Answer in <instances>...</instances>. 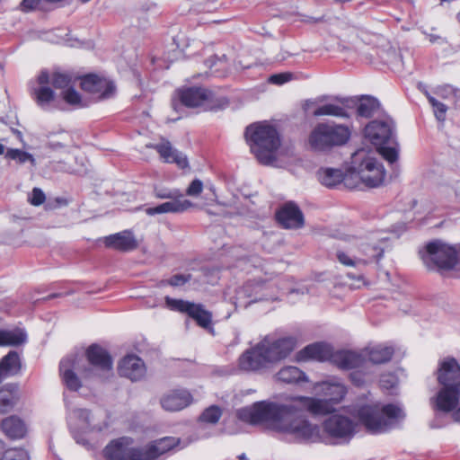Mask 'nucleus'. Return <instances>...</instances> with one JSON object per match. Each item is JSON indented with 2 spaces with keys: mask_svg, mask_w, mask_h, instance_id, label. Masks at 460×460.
Instances as JSON below:
<instances>
[{
  "mask_svg": "<svg viewBox=\"0 0 460 460\" xmlns=\"http://www.w3.org/2000/svg\"><path fill=\"white\" fill-rule=\"evenodd\" d=\"M261 288L262 286L259 284H246L237 291V297L234 304L246 307L250 303L261 300V297H259L257 295Z\"/></svg>",
  "mask_w": 460,
  "mask_h": 460,
  "instance_id": "2f4dec72",
  "label": "nucleus"
},
{
  "mask_svg": "<svg viewBox=\"0 0 460 460\" xmlns=\"http://www.w3.org/2000/svg\"><path fill=\"white\" fill-rule=\"evenodd\" d=\"M104 243L107 247L121 252L132 251L137 247V242L129 231L111 234L105 238Z\"/></svg>",
  "mask_w": 460,
  "mask_h": 460,
  "instance_id": "b1692460",
  "label": "nucleus"
},
{
  "mask_svg": "<svg viewBox=\"0 0 460 460\" xmlns=\"http://www.w3.org/2000/svg\"><path fill=\"white\" fill-rule=\"evenodd\" d=\"M191 402V395L185 389H177L164 394L161 399L162 407L168 411L184 409Z\"/></svg>",
  "mask_w": 460,
  "mask_h": 460,
  "instance_id": "412c9836",
  "label": "nucleus"
},
{
  "mask_svg": "<svg viewBox=\"0 0 460 460\" xmlns=\"http://www.w3.org/2000/svg\"><path fill=\"white\" fill-rule=\"evenodd\" d=\"M276 379L285 384H295L301 381H307L305 374L298 367L293 366L282 367L276 374Z\"/></svg>",
  "mask_w": 460,
  "mask_h": 460,
  "instance_id": "72a5a7b5",
  "label": "nucleus"
},
{
  "mask_svg": "<svg viewBox=\"0 0 460 460\" xmlns=\"http://www.w3.org/2000/svg\"><path fill=\"white\" fill-rule=\"evenodd\" d=\"M383 254L384 249L378 245L358 244L356 242L349 247L338 250L336 258L345 267L361 270L374 261H378Z\"/></svg>",
  "mask_w": 460,
  "mask_h": 460,
  "instance_id": "9d476101",
  "label": "nucleus"
},
{
  "mask_svg": "<svg viewBox=\"0 0 460 460\" xmlns=\"http://www.w3.org/2000/svg\"><path fill=\"white\" fill-rule=\"evenodd\" d=\"M5 157L12 160H16L19 164H25L29 162L31 164L32 166L36 165V161L33 155L28 152L20 149H7L5 153Z\"/></svg>",
  "mask_w": 460,
  "mask_h": 460,
  "instance_id": "e433bc0d",
  "label": "nucleus"
},
{
  "mask_svg": "<svg viewBox=\"0 0 460 460\" xmlns=\"http://www.w3.org/2000/svg\"><path fill=\"white\" fill-rule=\"evenodd\" d=\"M444 92H445V93H451V92H453V89H452L451 87H447V88H444V89L439 90L438 93H439L441 96H445Z\"/></svg>",
  "mask_w": 460,
  "mask_h": 460,
  "instance_id": "6e6d98bb",
  "label": "nucleus"
},
{
  "mask_svg": "<svg viewBox=\"0 0 460 460\" xmlns=\"http://www.w3.org/2000/svg\"><path fill=\"white\" fill-rule=\"evenodd\" d=\"M88 367L83 358L70 355L63 358L59 364V372L65 385L71 391H77L82 382L77 376L81 374L84 379L93 377L105 378L112 371V359L106 349L99 345H91L85 352Z\"/></svg>",
  "mask_w": 460,
  "mask_h": 460,
  "instance_id": "f03ea898",
  "label": "nucleus"
},
{
  "mask_svg": "<svg viewBox=\"0 0 460 460\" xmlns=\"http://www.w3.org/2000/svg\"><path fill=\"white\" fill-rule=\"evenodd\" d=\"M458 19H459V21H460V13L458 14Z\"/></svg>",
  "mask_w": 460,
  "mask_h": 460,
  "instance_id": "680f3d73",
  "label": "nucleus"
},
{
  "mask_svg": "<svg viewBox=\"0 0 460 460\" xmlns=\"http://www.w3.org/2000/svg\"><path fill=\"white\" fill-rule=\"evenodd\" d=\"M67 423L76 443L88 447L87 439L79 435L80 432H87L91 429V414L86 409H74L68 412Z\"/></svg>",
  "mask_w": 460,
  "mask_h": 460,
  "instance_id": "2eb2a0df",
  "label": "nucleus"
},
{
  "mask_svg": "<svg viewBox=\"0 0 460 460\" xmlns=\"http://www.w3.org/2000/svg\"><path fill=\"white\" fill-rule=\"evenodd\" d=\"M365 137L386 161L393 164L398 159L395 147L394 123L389 117L370 121L365 128Z\"/></svg>",
  "mask_w": 460,
  "mask_h": 460,
  "instance_id": "0eeeda50",
  "label": "nucleus"
},
{
  "mask_svg": "<svg viewBox=\"0 0 460 460\" xmlns=\"http://www.w3.org/2000/svg\"><path fill=\"white\" fill-rule=\"evenodd\" d=\"M165 303L171 310L187 314L204 329L208 328L211 324V314L205 310L202 305L182 299H174L170 296L165 297Z\"/></svg>",
  "mask_w": 460,
  "mask_h": 460,
  "instance_id": "4468645a",
  "label": "nucleus"
},
{
  "mask_svg": "<svg viewBox=\"0 0 460 460\" xmlns=\"http://www.w3.org/2000/svg\"><path fill=\"white\" fill-rule=\"evenodd\" d=\"M394 352L393 347L380 344L366 349L363 357L374 364H384L392 358Z\"/></svg>",
  "mask_w": 460,
  "mask_h": 460,
  "instance_id": "c85d7f7f",
  "label": "nucleus"
},
{
  "mask_svg": "<svg viewBox=\"0 0 460 460\" xmlns=\"http://www.w3.org/2000/svg\"><path fill=\"white\" fill-rule=\"evenodd\" d=\"M14 404V396L13 393L6 389L0 390V413L8 411Z\"/></svg>",
  "mask_w": 460,
  "mask_h": 460,
  "instance_id": "ea45409f",
  "label": "nucleus"
},
{
  "mask_svg": "<svg viewBox=\"0 0 460 460\" xmlns=\"http://www.w3.org/2000/svg\"><path fill=\"white\" fill-rule=\"evenodd\" d=\"M155 197L158 199H174L182 198L183 195L179 190L157 189L155 190Z\"/></svg>",
  "mask_w": 460,
  "mask_h": 460,
  "instance_id": "49530a36",
  "label": "nucleus"
},
{
  "mask_svg": "<svg viewBox=\"0 0 460 460\" xmlns=\"http://www.w3.org/2000/svg\"><path fill=\"white\" fill-rule=\"evenodd\" d=\"M324 432L337 443H348L358 431V422L349 416L334 413L324 420Z\"/></svg>",
  "mask_w": 460,
  "mask_h": 460,
  "instance_id": "f8f14e48",
  "label": "nucleus"
},
{
  "mask_svg": "<svg viewBox=\"0 0 460 460\" xmlns=\"http://www.w3.org/2000/svg\"><path fill=\"white\" fill-rule=\"evenodd\" d=\"M356 376H357V373H356V372H354V373H352V374H351V378H352V380H354L355 382H356Z\"/></svg>",
  "mask_w": 460,
  "mask_h": 460,
  "instance_id": "13d9d810",
  "label": "nucleus"
},
{
  "mask_svg": "<svg viewBox=\"0 0 460 460\" xmlns=\"http://www.w3.org/2000/svg\"><path fill=\"white\" fill-rule=\"evenodd\" d=\"M318 179L320 182L328 187L333 188L341 183H344L345 186L350 187L349 178L351 175L344 174L341 170L334 168H321L318 172Z\"/></svg>",
  "mask_w": 460,
  "mask_h": 460,
  "instance_id": "393cba45",
  "label": "nucleus"
},
{
  "mask_svg": "<svg viewBox=\"0 0 460 460\" xmlns=\"http://www.w3.org/2000/svg\"><path fill=\"white\" fill-rule=\"evenodd\" d=\"M426 95L429 100V102L431 104V106L434 109V114H435L437 119L439 121H444L446 119V112L447 111V106L444 103L436 100L433 96H431L428 93H426Z\"/></svg>",
  "mask_w": 460,
  "mask_h": 460,
  "instance_id": "a19ab883",
  "label": "nucleus"
},
{
  "mask_svg": "<svg viewBox=\"0 0 460 460\" xmlns=\"http://www.w3.org/2000/svg\"><path fill=\"white\" fill-rule=\"evenodd\" d=\"M190 274H175L169 279L164 281V283L172 287H180L190 281Z\"/></svg>",
  "mask_w": 460,
  "mask_h": 460,
  "instance_id": "a18cd8bd",
  "label": "nucleus"
},
{
  "mask_svg": "<svg viewBox=\"0 0 460 460\" xmlns=\"http://www.w3.org/2000/svg\"><path fill=\"white\" fill-rule=\"evenodd\" d=\"M421 257L428 267L450 270L460 262V244L455 247L436 240L427 244Z\"/></svg>",
  "mask_w": 460,
  "mask_h": 460,
  "instance_id": "9b49d317",
  "label": "nucleus"
},
{
  "mask_svg": "<svg viewBox=\"0 0 460 460\" xmlns=\"http://www.w3.org/2000/svg\"><path fill=\"white\" fill-rule=\"evenodd\" d=\"M332 362L340 368L350 369L363 365V353L349 350H341L332 355Z\"/></svg>",
  "mask_w": 460,
  "mask_h": 460,
  "instance_id": "bb28decb",
  "label": "nucleus"
},
{
  "mask_svg": "<svg viewBox=\"0 0 460 460\" xmlns=\"http://www.w3.org/2000/svg\"><path fill=\"white\" fill-rule=\"evenodd\" d=\"M208 62H209V63H210V64H209V66H213L214 62H212V60H208Z\"/></svg>",
  "mask_w": 460,
  "mask_h": 460,
  "instance_id": "052dcab7",
  "label": "nucleus"
},
{
  "mask_svg": "<svg viewBox=\"0 0 460 460\" xmlns=\"http://www.w3.org/2000/svg\"><path fill=\"white\" fill-rule=\"evenodd\" d=\"M376 152L371 148H359L351 155V171L367 187L380 186L385 177L383 164L376 159Z\"/></svg>",
  "mask_w": 460,
  "mask_h": 460,
  "instance_id": "6e6552de",
  "label": "nucleus"
},
{
  "mask_svg": "<svg viewBox=\"0 0 460 460\" xmlns=\"http://www.w3.org/2000/svg\"><path fill=\"white\" fill-rule=\"evenodd\" d=\"M239 459L240 460H245L246 459V456L244 454H242L241 456H239Z\"/></svg>",
  "mask_w": 460,
  "mask_h": 460,
  "instance_id": "bf43d9fd",
  "label": "nucleus"
},
{
  "mask_svg": "<svg viewBox=\"0 0 460 460\" xmlns=\"http://www.w3.org/2000/svg\"><path fill=\"white\" fill-rule=\"evenodd\" d=\"M63 99L68 104L76 105L79 107L83 106L80 94L71 87L63 92Z\"/></svg>",
  "mask_w": 460,
  "mask_h": 460,
  "instance_id": "c03bdc74",
  "label": "nucleus"
},
{
  "mask_svg": "<svg viewBox=\"0 0 460 460\" xmlns=\"http://www.w3.org/2000/svg\"><path fill=\"white\" fill-rule=\"evenodd\" d=\"M322 385L328 399L296 396L284 403L262 401L237 410L236 416L252 425L264 423L296 442H317L320 428L310 422L304 412L314 416L331 413L333 403L341 401L347 393L346 387L340 383H323Z\"/></svg>",
  "mask_w": 460,
  "mask_h": 460,
  "instance_id": "f257e3e1",
  "label": "nucleus"
},
{
  "mask_svg": "<svg viewBox=\"0 0 460 460\" xmlns=\"http://www.w3.org/2000/svg\"><path fill=\"white\" fill-rule=\"evenodd\" d=\"M296 339L292 336L276 340L265 338L259 342V349H264L270 363H276L288 358L296 349Z\"/></svg>",
  "mask_w": 460,
  "mask_h": 460,
  "instance_id": "ddd939ff",
  "label": "nucleus"
},
{
  "mask_svg": "<svg viewBox=\"0 0 460 460\" xmlns=\"http://www.w3.org/2000/svg\"><path fill=\"white\" fill-rule=\"evenodd\" d=\"M179 443L180 439L177 438L165 437L145 447H138L130 438L123 437L111 441L105 447L104 455L109 460H156Z\"/></svg>",
  "mask_w": 460,
  "mask_h": 460,
  "instance_id": "20e7f679",
  "label": "nucleus"
},
{
  "mask_svg": "<svg viewBox=\"0 0 460 460\" xmlns=\"http://www.w3.org/2000/svg\"><path fill=\"white\" fill-rule=\"evenodd\" d=\"M27 341V333L22 328L0 330V346H20Z\"/></svg>",
  "mask_w": 460,
  "mask_h": 460,
  "instance_id": "473e14b6",
  "label": "nucleus"
},
{
  "mask_svg": "<svg viewBox=\"0 0 460 460\" xmlns=\"http://www.w3.org/2000/svg\"><path fill=\"white\" fill-rule=\"evenodd\" d=\"M435 376L438 389L430 398L433 409L452 411L454 420L460 422V365L454 358L440 359Z\"/></svg>",
  "mask_w": 460,
  "mask_h": 460,
  "instance_id": "7ed1b4c3",
  "label": "nucleus"
},
{
  "mask_svg": "<svg viewBox=\"0 0 460 460\" xmlns=\"http://www.w3.org/2000/svg\"><path fill=\"white\" fill-rule=\"evenodd\" d=\"M222 415L220 408L217 406H210L200 415V420L207 423H217Z\"/></svg>",
  "mask_w": 460,
  "mask_h": 460,
  "instance_id": "79ce46f5",
  "label": "nucleus"
},
{
  "mask_svg": "<svg viewBox=\"0 0 460 460\" xmlns=\"http://www.w3.org/2000/svg\"><path fill=\"white\" fill-rule=\"evenodd\" d=\"M182 104L194 108L206 105L212 101L213 93L202 87H189L179 92Z\"/></svg>",
  "mask_w": 460,
  "mask_h": 460,
  "instance_id": "aec40b11",
  "label": "nucleus"
},
{
  "mask_svg": "<svg viewBox=\"0 0 460 460\" xmlns=\"http://www.w3.org/2000/svg\"><path fill=\"white\" fill-rule=\"evenodd\" d=\"M171 199V201L162 203L156 207L147 208L146 213L149 216L164 213H182L193 206L191 201L183 199V197Z\"/></svg>",
  "mask_w": 460,
  "mask_h": 460,
  "instance_id": "5701e85b",
  "label": "nucleus"
},
{
  "mask_svg": "<svg viewBox=\"0 0 460 460\" xmlns=\"http://www.w3.org/2000/svg\"><path fill=\"white\" fill-rule=\"evenodd\" d=\"M278 222L288 229H297L304 226V215L293 202L284 204L276 214Z\"/></svg>",
  "mask_w": 460,
  "mask_h": 460,
  "instance_id": "f3484780",
  "label": "nucleus"
},
{
  "mask_svg": "<svg viewBox=\"0 0 460 460\" xmlns=\"http://www.w3.org/2000/svg\"><path fill=\"white\" fill-rule=\"evenodd\" d=\"M38 83L40 86H48V84H51V76L48 72L42 71L38 76Z\"/></svg>",
  "mask_w": 460,
  "mask_h": 460,
  "instance_id": "603ef678",
  "label": "nucleus"
},
{
  "mask_svg": "<svg viewBox=\"0 0 460 460\" xmlns=\"http://www.w3.org/2000/svg\"><path fill=\"white\" fill-rule=\"evenodd\" d=\"M313 115L315 117L321 116H333L340 118L349 117L346 106L343 101L336 100L319 106L313 111Z\"/></svg>",
  "mask_w": 460,
  "mask_h": 460,
  "instance_id": "7c9ffc66",
  "label": "nucleus"
},
{
  "mask_svg": "<svg viewBox=\"0 0 460 460\" xmlns=\"http://www.w3.org/2000/svg\"><path fill=\"white\" fill-rule=\"evenodd\" d=\"M32 96L40 107L47 109L54 100L55 93L49 86H40L33 90Z\"/></svg>",
  "mask_w": 460,
  "mask_h": 460,
  "instance_id": "c9c22d12",
  "label": "nucleus"
},
{
  "mask_svg": "<svg viewBox=\"0 0 460 460\" xmlns=\"http://www.w3.org/2000/svg\"><path fill=\"white\" fill-rule=\"evenodd\" d=\"M379 102L373 97L362 98L358 105V114L364 118H369L374 116L379 110Z\"/></svg>",
  "mask_w": 460,
  "mask_h": 460,
  "instance_id": "f704fd0d",
  "label": "nucleus"
},
{
  "mask_svg": "<svg viewBox=\"0 0 460 460\" xmlns=\"http://www.w3.org/2000/svg\"><path fill=\"white\" fill-rule=\"evenodd\" d=\"M330 356L331 349L329 346L323 343H314L299 350L296 355V358L297 361H306L310 359L323 361Z\"/></svg>",
  "mask_w": 460,
  "mask_h": 460,
  "instance_id": "a878e982",
  "label": "nucleus"
},
{
  "mask_svg": "<svg viewBox=\"0 0 460 460\" xmlns=\"http://www.w3.org/2000/svg\"><path fill=\"white\" fill-rule=\"evenodd\" d=\"M82 88L100 99H109L115 94L116 87L113 82L96 75H87L81 80Z\"/></svg>",
  "mask_w": 460,
  "mask_h": 460,
  "instance_id": "dca6fc26",
  "label": "nucleus"
},
{
  "mask_svg": "<svg viewBox=\"0 0 460 460\" xmlns=\"http://www.w3.org/2000/svg\"><path fill=\"white\" fill-rule=\"evenodd\" d=\"M348 277L350 279H355L358 281H364V276L361 273H359L358 275L349 273Z\"/></svg>",
  "mask_w": 460,
  "mask_h": 460,
  "instance_id": "864d4df0",
  "label": "nucleus"
},
{
  "mask_svg": "<svg viewBox=\"0 0 460 460\" xmlns=\"http://www.w3.org/2000/svg\"><path fill=\"white\" fill-rule=\"evenodd\" d=\"M0 460H31L29 453L21 447L6 449L0 456Z\"/></svg>",
  "mask_w": 460,
  "mask_h": 460,
  "instance_id": "58836bf2",
  "label": "nucleus"
},
{
  "mask_svg": "<svg viewBox=\"0 0 460 460\" xmlns=\"http://www.w3.org/2000/svg\"><path fill=\"white\" fill-rule=\"evenodd\" d=\"M397 377L393 374H387L381 376L380 385L382 388L389 390L397 385Z\"/></svg>",
  "mask_w": 460,
  "mask_h": 460,
  "instance_id": "8fccbe9b",
  "label": "nucleus"
},
{
  "mask_svg": "<svg viewBox=\"0 0 460 460\" xmlns=\"http://www.w3.org/2000/svg\"><path fill=\"white\" fill-rule=\"evenodd\" d=\"M45 194L40 188H34L29 197V201L33 206H40L45 201Z\"/></svg>",
  "mask_w": 460,
  "mask_h": 460,
  "instance_id": "09e8293b",
  "label": "nucleus"
},
{
  "mask_svg": "<svg viewBox=\"0 0 460 460\" xmlns=\"http://www.w3.org/2000/svg\"><path fill=\"white\" fill-rule=\"evenodd\" d=\"M458 101L460 102V96L458 97Z\"/></svg>",
  "mask_w": 460,
  "mask_h": 460,
  "instance_id": "e2e57ef3",
  "label": "nucleus"
},
{
  "mask_svg": "<svg viewBox=\"0 0 460 460\" xmlns=\"http://www.w3.org/2000/svg\"><path fill=\"white\" fill-rule=\"evenodd\" d=\"M428 38H429V40L431 42V43H434L436 42L438 40L440 39L439 36H437V35H433V34H429L428 35Z\"/></svg>",
  "mask_w": 460,
  "mask_h": 460,
  "instance_id": "5fc2aeb1",
  "label": "nucleus"
},
{
  "mask_svg": "<svg viewBox=\"0 0 460 460\" xmlns=\"http://www.w3.org/2000/svg\"><path fill=\"white\" fill-rule=\"evenodd\" d=\"M270 364L264 349H259V343L243 352L239 358V367L244 371H258Z\"/></svg>",
  "mask_w": 460,
  "mask_h": 460,
  "instance_id": "a211bd4d",
  "label": "nucleus"
},
{
  "mask_svg": "<svg viewBox=\"0 0 460 460\" xmlns=\"http://www.w3.org/2000/svg\"><path fill=\"white\" fill-rule=\"evenodd\" d=\"M245 137L252 153L266 165L273 164L280 139L275 128L267 123H257L246 128Z\"/></svg>",
  "mask_w": 460,
  "mask_h": 460,
  "instance_id": "39448f33",
  "label": "nucleus"
},
{
  "mask_svg": "<svg viewBox=\"0 0 460 460\" xmlns=\"http://www.w3.org/2000/svg\"><path fill=\"white\" fill-rule=\"evenodd\" d=\"M358 421L370 433H382L405 418L402 407L397 404L365 405L358 410Z\"/></svg>",
  "mask_w": 460,
  "mask_h": 460,
  "instance_id": "423d86ee",
  "label": "nucleus"
},
{
  "mask_svg": "<svg viewBox=\"0 0 460 460\" xmlns=\"http://www.w3.org/2000/svg\"><path fill=\"white\" fill-rule=\"evenodd\" d=\"M71 84V77L66 74L54 73L51 75V84L57 89H68Z\"/></svg>",
  "mask_w": 460,
  "mask_h": 460,
  "instance_id": "37998d69",
  "label": "nucleus"
},
{
  "mask_svg": "<svg viewBox=\"0 0 460 460\" xmlns=\"http://www.w3.org/2000/svg\"><path fill=\"white\" fill-rule=\"evenodd\" d=\"M350 137L349 127L341 124L319 123L308 137V145L314 151H326L346 144Z\"/></svg>",
  "mask_w": 460,
  "mask_h": 460,
  "instance_id": "1a4fd4ad",
  "label": "nucleus"
},
{
  "mask_svg": "<svg viewBox=\"0 0 460 460\" xmlns=\"http://www.w3.org/2000/svg\"><path fill=\"white\" fill-rule=\"evenodd\" d=\"M4 433L11 439L22 438L27 433V428L22 420L17 416H10L1 422Z\"/></svg>",
  "mask_w": 460,
  "mask_h": 460,
  "instance_id": "cd10ccee",
  "label": "nucleus"
},
{
  "mask_svg": "<svg viewBox=\"0 0 460 460\" xmlns=\"http://www.w3.org/2000/svg\"><path fill=\"white\" fill-rule=\"evenodd\" d=\"M146 367L143 360L136 355L124 357L119 365V373L121 376L131 381L141 380L146 375Z\"/></svg>",
  "mask_w": 460,
  "mask_h": 460,
  "instance_id": "6ab92c4d",
  "label": "nucleus"
},
{
  "mask_svg": "<svg viewBox=\"0 0 460 460\" xmlns=\"http://www.w3.org/2000/svg\"><path fill=\"white\" fill-rule=\"evenodd\" d=\"M146 146L155 149L166 163H175L180 168L188 166L186 155L173 149L171 143L167 140H163L161 143L155 145H147Z\"/></svg>",
  "mask_w": 460,
  "mask_h": 460,
  "instance_id": "4be33fe9",
  "label": "nucleus"
},
{
  "mask_svg": "<svg viewBox=\"0 0 460 460\" xmlns=\"http://www.w3.org/2000/svg\"><path fill=\"white\" fill-rule=\"evenodd\" d=\"M21 369L17 352L10 351L0 361V383L6 377L16 375Z\"/></svg>",
  "mask_w": 460,
  "mask_h": 460,
  "instance_id": "c756f323",
  "label": "nucleus"
},
{
  "mask_svg": "<svg viewBox=\"0 0 460 460\" xmlns=\"http://www.w3.org/2000/svg\"><path fill=\"white\" fill-rule=\"evenodd\" d=\"M4 153V146L0 144V155H3Z\"/></svg>",
  "mask_w": 460,
  "mask_h": 460,
  "instance_id": "4d7b16f0",
  "label": "nucleus"
},
{
  "mask_svg": "<svg viewBox=\"0 0 460 460\" xmlns=\"http://www.w3.org/2000/svg\"><path fill=\"white\" fill-rule=\"evenodd\" d=\"M440 193L446 198L454 199L456 202L460 203V180L452 181L440 187Z\"/></svg>",
  "mask_w": 460,
  "mask_h": 460,
  "instance_id": "4c0bfd02",
  "label": "nucleus"
},
{
  "mask_svg": "<svg viewBox=\"0 0 460 460\" xmlns=\"http://www.w3.org/2000/svg\"><path fill=\"white\" fill-rule=\"evenodd\" d=\"M292 77V75L289 73H283V74H276L272 75L270 77V82L276 84H282L284 83L288 82Z\"/></svg>",
  "mask_w": 460,
  "mask_h": 460,
  "instance_id": "3c124183",
  "label": "nucleus"
},
{
  "mask_svg": "<svg viewBox=\"0 0 460 460\" xmlns=\"http://www.w3.org/2000/svg\"><path fill=\"white\" fill-rule=\"evenodd\" d=\"M203 190V182L199 180H193L186 190V194L190 197H198Z\"/></svg>",
  "mask_w": 460,
  "mask_h": 460,
  "instance_id": "de8ad7c7",
  "label": "nucleus"
}]
</instances>
